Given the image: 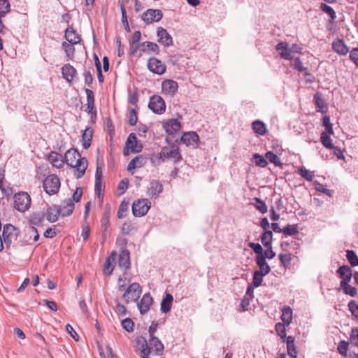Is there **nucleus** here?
<instances>
[{
    "label": "nucleus",
    "mask_w": 358,
    "mask_h": 358,
    "mask_svg": "<svg viewBox=\"0 0 358 358\" xmlns=\"http://www.w3.org/2000/svg\"><path fill=\"white\" fill-rule=\"evenodd\" d=\"M149 345L150 350L152 349L153 351H155V353L156 355H162L164 352V345L160 341V340L155 336H150L149 338Z\"/></svg>",
    "instance_id": "obj_22"
},
{
    "label": "nucleus",
    "mask_w": 358,
    "mask_h": 358,
    "mask_svg": "<svg viewBox=\"0 0 358 358\" xmlns=\"http://www.w3.org/2000/svg\"><path fill=\"white\" fill-rule=\"evenodd\" d=\"M129 203L122 201L118 208L117 217L119 219H122L125 217V213L128 210Z\"/></svg>",
    "instance_id": "obj_55"
},
{
    "label": "nucleus",
    "mask_w": 358,
    "mask_h": 358,
    "mask_svg": "<svg viewBox=\"0 0 358 358\" xmlns=\"http://www.w3.org/2000/svg\"><path fill=\"white\" fill-rule=\"evenodd\" d=\"M280 318L282 323L286 324L287 326L290 324L292 320V310L289 306H285L282 308Z\"/></svg>",
    "instance_id": "obj_35"
},
{
    "label": "nucleus",
    "mask_w": 358,
    "mask_h": 358,
    "mask_svg": "<svg viewBox=\"0 0 358 358\" xmlns=\"http://www.w3.org/2000/svg\"><path fill=\"white\" fill-rule=\"evenodd\" d=\"M322 125L325 127V131L328 132L329 134H334L332 124L330 122V117L329 115H326L323 117Z\"/></svg>",
    "instance_id": "obj_52"
},
{
    "label": "nucleus",
    "mask_w": 358,
    "mask_h": 358,
    "mask_svg": "<svg viewBox=\"0 0 358 358\" xmlns=\"http://www.w3.org/2000/svg\"><path fill=\"white\" fill-rule=\"evenodd\" d=\"M282 231L286 236H295L299 234L298 224H287Z\"/></svg>",
    "instance_id": "obj_42"
},
{
    "label": "nucleus",
    "mask_w": 358,
    "mask_h": 358,
    "mask_svg": "<svg viewBox=\"0 0 358 358\" xmlns=\"http://www.w3.org/2000/svg\"><path fill=\"white\" fill-rule=\"evenodd\" d=\"M265 157L266 158L267 162L269 161L276 166H281L282 164L279 157L271 151L267 152L265 154Z\"/></svg>",
    "instance_id": "obj_41"
},
{
    "label": "nucleus",
    "mask_w": 358,
    "mask_h": 358,
    "mask_svg": "<svg viewBox=\"0 0 358 358\" xmlns=\"http://www.w3.org/2000/svg\"><path fill=\"white\" fill-rule=\"evenodd\" d=\"M332 48L340 55H346L349 52V48L343 39L336 38L332 43Z\"/></svg>",
    "instance_id": "obj_21"
},
{
    "label": "nucleus",
    "mask_w": 358,
    "mask_h": 358,
    "mask_svg": "<svg viewBox=\"0 0 358 358\" xmlns=\"http://www.w3.org/2000/svg\"><path fill=\"white\" fill-rule=\"evenodd\" d=\"M264 275L255 271L253 273L252 285L255 287H259L263 282V277Z\"/></svg>",
    "instance_id": "obj_58"
},
{
    "label": "nucleus",
    "mask_w": 358,
    "mask_h": 358,
    "mask_svg": "<svg viewBox=\"0 0 358 358\" xmlns=\"http://www.w3.org/2000/svg\"><path fill=\"white\" fill-rule=\"evenodd\" d=\"M61 209L57 205L48 206L45 213V216L47 220L51 223L55 222L58 220Z\"/></svg>",
    "instance_id": "obj_18"
},
{
    "label": "nucleus",
    "mask_w": 358,
    "mask_h": 358,
    "mask_svg": "<svg viewBox=\"0 0 358 358\" xmlns=\"http://www.w3.org/2000/svg\"><path fill=\"white\" fill-rule=\"evenodd\" d=\"M117 263L119 267L123 271H127L130 268V255L128 250L124 249L120 251Z\"/></svg>",
    "instance_id": "obj_15"
},
{
    "label": "nucleus",
    "mask_w": 358,
    "mask_h": 358,
    "mask_svg": "<svg viewBox=\"0 0 358 358\" xmlns=\"http://www.w3.org/2000/svg\"><path fill=\"white\" fill-rule=\"evenodd\" d=\"M31 204L30 195L26 192H19L13 196V207L20 213L27 211Z\"/></svg>",
    "instance_id": "obj_2"
},
{
    "label": "nucleus",
    "mask_w": 358,
    "mask_h": 358,
    "mask_svg": "<svg viewBox=\"0 0 358 358\" xmlns=\"http://www.w3.org/2000/svg\"><path fill=\"white\" fill-rule=\"evenodd\" d=\"M254 200L256 201L255 207L257 210H258L262 214H264L268 211L267 206L262 199L260 198H255Z\"/></svg>",
    "instance_id": "obj_50"
},
{
    "label": "nucleus",
    "mask_w": 358,
    "mask_h": 358,
    "mask_svg": "<svg viewBox=\"0 0 358 358\" xmlns=\"http://www.w3.org/2000/svg\"><path fill=\"white\" fill-rule=\"evenodd\" d=\"M153 303V299L149 292L145 293L141 301L137 303L138 310L142 315H145L148 312L150 306Z\"/></svg>",
    "instance_id": "obj_13"
},
{
    "label": "nucleus",
    "mask_w": 358,
    "mask_h": 358,
    "mask_svg": "<svg viewBox=\"0 0 358 358\" xmlns=\"http://www.w3.org/2000/svg\"><path fill=\"white\" fill-rule=\"evenodd\" d=\"M74 44H71L66 42H63L62 45L64 49L66 57L69 59H73L75 53V48L73 47Z\"/></svg>",
    "instance_id": "obj_44"
},
{
    "label": "nucleus",
    "mask_w": 358,
    "mask_h": 358,
    "mask_svg": "<svg viewBox=\"0 0 358 358\" xmlns=\"http://www.w3.org/2000/svg\"><path fill=\"white\" fill-rule=\"evenodd\" d=\"M64 163L75 169V176L77 178H81L87 168L88 162L85 157H82L76 149L68 150L64 157Z\"/></svg>",
    "instance_id": "obj_1"
},
{
    "label": "nucleus",
    "mask_w": 358,
    "mask_h": 358,
    "mask_svg": "<svg viewBox=\"0 0 358 358\" xmlns=\"http://www.w3.org/2000/svg\"><path fill=\"white\" fill-rule=\"evenodd\" d=\"M346 257L352 266H358V256L353 250H347Z\"/></svg>",
    "instance_id": "obj_47"
},
{
    "label": "nucleus",
    "mask_w": 358,
    "mask_h": 358,
    "mask_svg": "<svg viewBox=\"0 0 358 358\" xmlns=\"http://www.w3.org/2000/svg\"><path fill=\"white\" fill-rule=\"evenodd\" d=\"M315 104L317 107V111L320 112L322 114H325L328 111L327 103L319 96L315 95Z\"/></svg>",
    "instance_id": "obj_40"
},
{
    "label": "nucleus",
    "mask_w": 358,
    "mask_h": 358,
    "mask_svg": "<svg viewBox=\"0 0 358 358\" xmlns=\"http://www.w3.org/2000/svg\"><path fill=\"white\" fill-rule=\"evenodd\" d=\"M348 308L352 315L358 318V303L355 300L350 301L348 303Z\"/></svg>",
    "instance_id": "obj_56"
},
{
    "label": "nucleus",
    "mask_w": 358,
    "mask_h": 358,
    "mask_svg": "<svg viewBox=\"0 0 358 358\" xmlns=\"http://www.w3.org/2000/svg\"><path fill=\"white\" fill-rule=\"evenodd\" d=\"M62 73L63 78L70 83L73 81V78H75L76 75V70L70 64H66L62 66Z\"/></svg>",
    "instance_id": "obj_24"
},
{
    "label": "nucleus",
    "mask_w": 358,
    "mask_h": 358,
    "mask_svg": "<svg viewBox=\"0 0 358 358\" xmlns=\"http://www.w3.org/2000/svg\"><path fill=\"white\" fill-rule=\"evenodd\" d=\"M157 35L159 38L158 41L166 47L172 45L173 39L171 36L163 27H158Z\"/></svg>",
    "instance_id": "obj_17"
},
{
    "label": "nucleus",
    "mask_w": 358,
    "mask_h": 358,
    "mask_svg": "<svg viewBox=\"0 0 358 358\" xmlns=\"http://www.w3.org/2000/svg\"><path fill=\"white\" fill-rule=\"evenodd\" d=\"M285 343H287V355L292 358H296L297 351L294 345V338L289 336Z\"/></svg>",
    "instance_id": "obj_32"
},
{
    "label": "nucleus",
    "mask_w": 358,
    "mask_h": 358,
    "mask_svg": "<svg viewBox=\"0 0 358 358\" xmlns=\"http://www.w3.org/2000/svg\"><path fill=\"white\" fill-rule=\"evenodd\" d=\"M286 326V324L282 322H278L275 326L276 334L280 336L282 343H285L288 337L287 336Z\"/></svg>",
    "instance_id": "obj_37"
},
{
    "label": "nucleus",
    "mask_w": 358,
    "mask_h": 358,
    "mask_svg": "<svg viewBox=\"0 0 358 358\" xmlns=\"http://www.w3.org/2000/svg\"><path fill=\"white\" fill-rule=\"evenodd\" d=\"M138 121L137 112L136 108H131L129 113V124L130 126L136 125Z\"/></svg>",
    "instance_id": "obj_59"
},
{
    "label": "nucleus",
    "mask_w": 358,
    "mask_h": 358,
    "mask_svg": "<svg viewBox=\"0 0 358 358\" xmlns=\"http://www.w3.org/2000/svg\"><path fill=\"white\" fill-rule=\"evenodd\" d=\"M163 192V185L157 180H152L148 193L151 197H157Z\"/></svg>",
    "instance_id": "obj_28"
},
{
    "label": "nucleus",
    "mask_w": 358,
    "mask_h": 358,
    "mask_svg": "<svg viewBox=\"0 0 358 358\" xmlns=\"http://www.w3.org/2000/svg\"><path fill=\"white\" fill-rule=\"evenodd\" d=\"M320 9L324 13H326L331 20H334L336 18V13L333 8L325 3H321L320 5Z\"/></svg>",
    "instance_id": "obj_39"
},
{
    "label": "nucleus",
    "mask_w": 358,
    "mask_h": 358,
    "mask_svg": "<svg viewBox=\"0 0 358 358\" xmlns=\"http://www.w3.org/2000/svg\"><path fill=\"white\" fill-rule=\"evenodd\" d=\"M10 10V5L8 0H0V17H4Z\"/></svg>",
    "instance_id": "obj_49"
},
{
    "label": "nucleus",
    "mask_w": 358,
    "mask_h": 358,
    "mask_svg": "<svg viewBox=\"0 0 358 358\" xmlns=\"http://www.w3.org/2000/svg\"><path fill=\"white\" fill-rule=\"evenodd\" d=\"M163 13L159 9H148L142 15V20L148 24L162 20Z\"/></svg>",
    "instance_id": "obj_11"
},
{
    "label": "nucleus",
    "mask_w": 358,
    "mask_h": 358,
    "mask_svg": "<svg viewBox=\"0 0 358 358\" xmlns=\"http://www.w3.org/2000/svg\"><path fill=\"white\" fill-rule=\"evenodd\" d=\"M273 233L271 231H265L262 236L261 241L265 247L271 246L272 244Z\"/></svg>",
    "instance_id": "obj_46"
},
{
    "label": "nucleus",
    "mask_w": 358,
    "mask_h": 358,
    "mask_svg": "<svg viewBox=\"0 0 358 358\" xmlns=\"http://www.w3.org/2000/svg\"><path fill=\"white\" fill-rule=\"evenodd\" d=\"M148 107L156 114H162L166 110V105L163 98L158 95H153L150 98Z\"/></svg>",
    "instance_id": "obj_9"
},
{
    "label": "nucleus",
    "mask_w": 358,
    "mask_h": 358,
    "mask_svg": "<svg viewBox=\"0 0 358 358\" xmlns=\"http://www.w3.org/2000/svg\"><path fill=\"white\" fill-rule=\"evenodd\" d=\"M121 14H122V22L124 24L125 29L129 31V26L127 20V12L124 5L121 3H120Z\"/></svg>",
    "instance_id": "obj_54"
},
{
    "label": "nucleus",
    "mask_w": 358,
    "mask_h": 358,
    "mask_svg": "<svg viewBox=\"0 0 358 358\" xmlns=\"http://www.w3.org/2000/svg\"><path fill=\"white\" fill-rule=\"evenodd\" d=\"M45 217L43 212H34L30 215L29 222L33 225L42 226Z\"/></svg>",
    "instance_id": "obj_33"
},
{
    "label": "nucleus",
    "mask_w": 358,
    "mask_h": 358,
    "mask_svg": "<svg viewBox=\"0 0 358 358\" xmlns=\"http://www.w3.org/2000/svg\"><path fill=\"white\" fill-rule=\"evenodd\" d=\"M253 131L258 135L264 136L266 133L265 124L260 120H255L252 123Z\"/></svg>",
    "instance_id": "obj_36"
},
{
    "label": "nucleus",
    "mask_w": 358,
    "mask_h": 358,
    "mask_svg": "<svg viewBox=\"0 0 358 358\" xmlns=\"http://www.w3.org/2000/svg\"><path fill=\"white\" fill-rule=\"evenodd\" d=\"M164 127L168 134L173 135L180 130L181 125L178 120L171 119L164 125Z\"/></svg>",
    "instance_id": "obj_25"
},
{
    "label": "nucleus",
    "mask_w": 358,
    "mask_h": 358,
    "mask_svg": "<svg viewBox=\"0 0 358 358\" xmlns=\"http://www.w3.org/2000/svg\"><path fill=\"white\" fill-rule=\"evenodd\" d=\"M248 246L253 250L254 252L257 255V257L261 256L263 253V248L259 243H250Z\"/></svg>",
    "instance_id": "obj_62"
},
{
    "label": "nucleus",
    "mask_w": 358,
    "mask_h": 358,
    "mask_svg": "<svg viewBox=\"0 0 358 358\" xmlns=\"http://www.w3.org/2000/svg\"><path fill=\"white\" fill-rule=\"evenodd\" d=\"M134 228V224L131 222H126L122 224V231L125 234H129Z\"/></svg>",
    "instance_id": "obj_63"
},
{
    "label": "nucleus",
    "mask_w": 358,
    "mask_h": 358,
    "mask_svg": "<svg viewBox=\"0 0 358 358\" xmlns=\"http://www.w3.org/2000/svg\"><path fill=\"white\" fill-rule=\"evenodd\" d=\"M122 327L127 332H132L134 331V323L130 318L124 319L122 322Z\"/></svg>",
    "instance_id": "obj_53"
},
{
    "label": "nucleus",
    "mask_w": 358,
    "mask_h": 358,
    "mask_svg": "<svg viewBox=\"0 0 358 358\" xmlns=\"http://www.w3.org/2000/svg\"><path fill=\"white\" fill-rule=\"evenodd\" d=\"M253 159L255 160V163L256 166H260L262 168H264L268 165V162L266 157H264L262 155L255 153L253 155Z\"/></svg>",
    "instance_id": "obj_48"
},
{
    "label": "nucleus",
    "mask_w": 358,
    "mask_h": 358,
    "mask_svg": "<svg viewBox=\"0 0 358 358\" xmlns=\"http://www.w3.org/2000/svg\"><path fill=\"white\" fill-rule=\"evenodd\" d=\"M87 94V109L86 111L89 114L96 115V111L94 109V91H86Z\"/></svg>",
    "instance_id": "obj_30"
},
{
    "label": "nucleus",
    "mask_w": 358,
    "mask_h": 358,
    "mask_svg": "<svg viewBox=\"0 0 358 358\" xmlns=\"http://www.w3.org/2000/svg\"><path fill=\"white\" fill-rule=\"evenodd\" d=\"M350 282H341L340 286L343 293L350 295V296H355L357 295V289L355 287L349 285Z\"/></svg>",
    "instance_id": "obj_38"
},
{
    "label": "nucleus",
    "mask_w": 358,
    "mask_h": 358,
    "mask_svg": "<svg viewBox=\"0 0 358 358\" xmlns=\"http://www.w3.org/2000/svg\"><path fill=\"white\" fill-rule=\"evenodd\" d=\"M93 131L91 128H87L82 135V145L85 150L88 149L92 143Z\"/></svg>",
    "instance_id": "obj_31"
},
{
    "label": "nucleus",
    "mask_w": 358,
    "mask_h": 358,
    "mask_svg": "<svg viewBox=\"0 0 358 358\" xmlns=\"http://www.w3.org/2000/svg\"><path fill=\"white\" fill-rule=\"evenodd\" d=\"M338 276L342 278L341 282H350L352 276V270L348 265H343L336 271Z\"/></svg>",
    "instance_id": "obj_23"
},
{
    "label": "nucleus",
    "mask_w": 358,
    "mask_h": 358,
    "mask_svg": "<svg viewBox=\"0 0 358 358\" xmlns=\"http://www.w3.org/2000/svg\"><path fill=\"white\" fill-rule=\"evenodd\" d=\"M65 38L71 44H78L80 42L81 38L72 27H69L65 31Z\"/></svg>",
    "instance_id": "obj_26"
},
{
    "label": "nucleus",
    "mask_w": 358,
    "mask_h": 358,
    "mask_svg": "<svg viewBox=\"0 0 358 358\" xmlns=\"http://www.w3.org/2000/svg\"><path fill=\"white\" fill-rule=\"evenodd\" d=\"M151 203L147 199L134 201L132 204V213L135 217H142L147 214L150 208Z\"/></svg>",
    "instance_id": "obj_6"
},
{
    "label": "nucleus",
    "mask_w": 358,
    "mask_h": 358,
    "mask_svg": "<svg viewBox=\"0 0 358 358\" xmlns=\"http://www.w3.org/2000/svg\"><path fill=\"white\" fill-rule=\"evenodd\" d=\"M142 293V287L138 282H134L127 287L123 298L126 303L130 301H137Z\"/></svg>",
    "instance_id": "obj_4"
},
{
    "label": "nucleus",
    "mask_w": 358,
    "mask_h": 358,
    "mask_svg": "<svg viewBox=\"0 0 358 358\" xmlns=\"http://www.w3.org/2000/svg\"><path fill=\"white\" fill-rule=\"evenodd\" d=\"M136 344L138 349L141 350V358H149L150 348L146 339L143 336H139L136 338Z\"/></svg>",
    "instance_id": "obj_20"
},
{
    "label": "nucleus",
    "mask_w": 358,
    "mask_h": 358,
    "mask_svg": "<svg viewBox=\"0 0 358 358\" xmlns=\"http://www.w3.org/2000/svg\"><path fill=\"white\" fill-rule=\"evenodd\" d=\"M48 160L53 166L57 169L62 168L64 164V157L55 151H51L49 153Z\"/></svg>",
    "instance_id": "obj_16"
},
{
    "label": "nucleus",
    "mask_w": 358,
    "mask_h": 358,
    "mask_svg": "<svg viewBox=\"0 0 358 358\" xmlns=\"http://www.w3.org/2000/svg\"><path fill=\"white\" fill-rule=\"evenodd\" d=\"M141 45L143 47H145L146 48L150 50L152 52H153L155 53L158 54L159 52V48L157 45V44H156L155 43L146 41V42L143 43L141 44Z\"/></svg>",
    "instance_id": "obj_61"
},
{
    "label": "nucleus",
    "mask_w": 358,
    "mask_h": 358,
    "mask_svg": "<svg viewBox=\"0 0 358 358\" xmlns=\"http://www.w3.org/2000/svg\"><path fill=\"white\" fill-rule=\"evenodd\" d=\"M17 234L18 229L13 224H6L3 226V240L7 248L10 247L13 238H17Z\"/></svg>",
    "instance_id": "obj_10"
},
{
    "label": "nucleus",
    "mask_w": 358,
    "mask_h": 358,
    "mask_svg": "<svg viewBox=\"0 0 358 358\" xmlns=\"http://www.w3.org/2000/svg\"><path fill=\"white\" fill-rule=\"evenodd\" d=\"M44 191L49 195L57 193L60 188V180L57 175L51 174L47 176L43 182Z\"/></svg>",
    "instance_id": "obj_3"
},
{
    "label": "nucleus",
    "mask_w": 358,
    "mask_h": 358,
    "mask_svg": "<svg viewBox=\"0 0 358 358\" xmlns=\"http://www.w3.org/2000/svg\"><path fill=\"white\" fill-rule=\"evenodd\" d=\"M255 262L259 267V270H256V272L261 273L262 275H266L271 272V267L267 264L264 257H256Z\"/></svg>",
    "instance_id": "obj_29"
},
{
    "label": "nucleus",
    "mask_w": 358,
    "mask_h": 358,
    "mask_svg": "<svg viewBox=\"0 0 358 358\" xmlns=\"http://www.w3.org/2000/svg\"><path fill=\"white\" fill-rule=\"evenodd\" d=\"M348 345H349V344L348 342L341 341V342H339V343L338 345L337 350L341 355L345 357L347 355Z\"/></svg>",
    "instance_id": "obj_57"
},
{
    "label": "nucleus",
    "mask_w": 358,
    "mask_h": 358,
    "mask_svg": "<svg viewBox=\"0 0 358 358\" xmlns=\"http://www.w3.org/2000/svg\"><path fill=\"white\" fill-rule=\"evenodd\" d=\"M350 60L358 66V48H353L350 52Z\"/></svg>",
    "instance_id": "obj_64"
},
{
    "label": "nucleus",
    "mask_w": 358,
    "mask_h": 358,
    "mask_svg": "<svg viewBox=\"0 0 358 358\" xmlns=\"http://www.w3.org/2000/svg\"><path fill=\"white\" fill-rule=\"evenodd\" d=\"M58 208L61 209L59 212L62 216H69L73 211L74 203L71 199H66Z\"/></svg>",
    "instance_id": "obj_19"
},
{
    "label": "nucleus",
    "mask_w": 358,
    "mask_h": 358,
    "mask_svg": "<svg viewBox=\"0 0 358 358\" xmlns=\"http://www.w3.org/2000/svg\"><path fill=\"white\" fill-rule=\"evenodd\" d=\"M281 264L285 268H289L292 260V255L290 253H281L278 256Z\"/></svg>",
    "instance_id": "obj_43"
},
{
    "label": "nucleus",
    "mask_w": 358,
    "mask_h": 358,
    "mask_svg": "<svg viewBox=\"0 0 358 358\" xmlns=\"http://www.w3.org/2000/svg\"><path fill=\"white\" fill-rule=\"evenodd\" d=\"M159 159H171L175 163L182 159V156L178 147L173 145L169 147H164L159 153Z\"/></svg>",
    "instance_id": "obj_7"
},
{
    "label": "nucleus",
    "mask_w": 358,
    "mask_h": 358,
    "mask_svg": "<svg viewBox=\"0 0 358 358\" xmlns=\"http://www.w3.org/2000/svg\"><path fill=\"white\" fill-rule=\"evenodd\" d=\"M267 249L263 252L262 255L259 256V257H264V259L266 260V259H272L275 257V252L273 251L272 246H268L266 247Z\"/></svg>",
    "instance_id": "obj_60"
},
{
    "label": "nucleus",
    "mask_w": 358,
    "mask_h": 358,
    "mask_svg": "<svg viewBox=\"0 0 358 358\" xmlns=\"http://www.w3.org/2000/svg\"><path fill=\"white\" fill-rule=\"evenodd\" d=\"M275 49L279 52L282 58L292 60L294 58L293 54L297 52L300 48L296 45L289 48L288 44L286 42H280L276 45Z\"/></svg>",
    "instance_id": "obj_8"
},
{
    "label": "nucleus",
    "mask_w": 358,
    "mask_h": 358,
    "mask_svg": "<svg viewBox=\"0 0 358 358\" xmlns=\"http://www.w3.org/2000/svg\"><path fill=\"white\" fill-rule=\"evenodd\" d=\"M173 301V296L169 293H166L161 303V311L164 313L169 312L171 308Z\"/></svg>",
    "instance_id": "obj_34"
},
{
    "label": "nucleus",
    "mask_w": 358,
    "mask_h": 358,
    "mask_svg": "<svg viewBox=\"0 0 358 358\" xmlns=\"http://www.w3.org/2000/svg\"><path fill=\"white\" fill-rule=\"evenodd\" d=\"M149 70L155 73L161 75L166 71V65L159 59L152 57L148 62Z\"/></svg>",
    "instance_id": "obj_12"
},
{
    "label": "nucleus",
    "mask_w": 358,
    "mask_h": 358,
    "mask_svg": "<svg viewBox=\"0 0 358 358\" xmlns=\"http://www.w3.org/2000/svg\"><path fill=\"white\" fill-rule=\"evenodd\" d=\"M143 149V145L138 141L136 134L131 133L125 143L124 148V155H129L130 152L138 153L140 152Z\"/></svg>",
    "instance_id": "obj_5"
},
{
    "label": "nucleus",
    "mask_w": 358,
    "mask_h": 358,
    "mask_svg": "<svg viewBox=\"0 0 358 358\" xmlns=\"http://www.w3.org/2000/svg\"><path fill=\"white\" fill-rule=\"evenodd\" d=\"M178 83L173 80H166L162 84V90H177Z\"/></svg>",
    "instance_id": "obj_51"
},
{
    "label": "nucleus",
    "mask_w": 358,
    "mask_h": 358,
    "mask_svg": "<svg viewBox=\"0 0 358 358\" xmlns=\"http://www.w3.org/2000/svg\"><path fill=\"white\" fill-rule=\"evenodd\" d=\"M331 134H329L328 132L324 131L321 134V142L322 145L329 149H331L334 148V145L332 144V140L330 137Z\"/></svg>",
    "instance_id": "obj_45"
},
{
    "label": "nucleus",
    "mask_w": 358,
    "mask_h": 358,
    "mask_svg": "<svg viewBox=\"0 0 358 358\" xmlns=\"http://www.w3.org/2000/svg\"><path fill=\"white\" fill-rule=\"evenodd\" d=\"M180 141L187 146L192 145L197 148L199 147V136L195 131H189L182 136Z\"/></svg>",
    "instance_id": "obj_14"
},
{
    "label": "nucleus",
    "mask_w": 358,
    "mask_h": 358,
    "mask_svg": "<svg viewBox=\"0 0 358 358\" xmlns=\"http://www.w3.org/2000/svg\"><path fill=\"white\" fill-rule=\"evenodd\" d=\"M117 253L113 251L110 255L106 259L103 265V273L108 275H110L115 267V260L116 259Z\"/></svg>",
    "instance_id": "obj_27"
}]
</instances>
